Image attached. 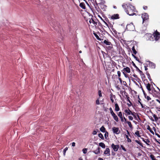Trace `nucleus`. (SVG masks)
I'll use <instances>...</instances> for the list:
<instances>
[{
	"label": "nucleus",
	"instance_id": "29",
	"mask_svg": "<svg viewBox=\"0 0 160 160\" xmlns=\"http://www.w3.org/2000/svg\"><path fill=\"white\" fill-rule=\"evenodd\" d=\"M132 51H133V53L134 54H136L137 53V51L136 50L135 48V47H134V46H133L132 48Z\"/></svg>",
	"mask_w": 160,
	"mask_h": 160
},
{
	"label": "nucleus",
	"instance_id": "23",
	"mask_svg": "<svg viewBox=\"0 0 160 160\" xmlns=\"http://www.w3.org/2000/svg\"><path fill=\"white\" fill-rule=\"evenodd\" d=\"M104 153L105 154H109V155H110V149L109 148H107L104 151Z\"/></svg>",
	"mask_w": 160,
	"mask_h": 160
},
{
	"label": "nucleus",
	"instance_id": "63",
	"mask_svg": "<svg viewBox=\"0 0 160 160\" xmlns=\"http://www.w3.org/2000/svg\"><path fill=\"white\" fill-rule=\"evenodd\" d=\"M133 76L135 78H138V76L136 75V74H134Z\"/></svg>",
	"mask_w": 160,
	"mask_h": 160
},
{
	"label": "nucleus",
	"instance_id": "31",
	"mask_svg": "<svg viewBox=\"0 0 160 160\" xmlns=\"http://www.w3.org/2000/svg\"><path fill=\"white\" fill-rule=\"evenodd\" d=\"M140 74L142 79L145 78V75L142 72Z\"/></svg>",
	"mask_w": 160,
	"mask_h": 160
},
{
	"label": "nucleus",
	"instance_id": "62",
	"mask_svg": "<svg viewBox=\"0 0 160 160\" xmlns=\"http://www.w3.org/2000/svg\"><path fill=\"white\" fill-rule=\"evenodd\" d=\"M132 65L133 66H134L135 68L137 67V66L133 62H132Z\"/></svg>",
	"mask_w": 160,
	"mask_h": 160
},
{
	"label": "nucleus",
	"instance_id": "12",
	"mask_svg": "<svg viewBox=\"0 0 160 160\" xmlns=\"http://www.w3.org/2000/svg\"><path fill=\"white\" fill-rule=\"evenodd\" d=\"M118 115L120 118L121 122H124L123 118L122 117V113L121 112H119L118 113Z\"/></svg>",
	"mask_w": 160,
	"mask_h": 160
},
{
	"label": "nucleus",
	"instance_id": "19",
	"mask_svg": "<svg viewBox=\"0 0 160 160\" xmlns=\"http://www.w3.org/2000/svg\"><path fill=\"white\" fill-rule=\"evenodd\" d=\"M80 7L82 9H86V7L85 4L84 2H81L80 4Z\"/></svg>",
	"mask_w": 160,
	"mask_h": 160
},
{
	"label": "nucleus",
	"instance_id": "22",
	"mask_svg": "<svg viewBox=\"0 0 160 160\" xmlns=\"http://www.w3.org/2000/svg\"><path fill=\"white\" fill-rule=\"evenodd\" d=\"M149 66L152 68H155V64L152 62H150L149 64Z\"/></svg>",
	"mask_w": 160,
	"mask_h": 160
},
{
	"label": "nucleus",
	"instance_id": "43",
	"mask_svg": "<svg viewBox=\"0 0 160 160\" xmlns=\"http://www.w3.org/2000/svg\"><path fill=\"white\" fill-rule=\"evenodd\" d=\"M82 151L84 154H86L87 152V148H84L82 149Z\"/></svg>",
	"mask_w": 160,
	"mask_h": 160
},
{
	"label": "nucleus",
	"instance_id": "27",
	"mask_svg": "<svg viewBox=\"0 0 160 160\" xmlns=\"http://www.w3.org/2000/svg\"><path fill=\"white\" fill-rule=\"evenodd\" d=\"M127 123L128 124V126L130 128H132V126L130 122L128 121Z\"/></svg>",
	"mask_w": 160,
	"mask_h": 160
},
{
	"label": "nucleus",
	"instance_id": "28",
	"mask_svg": "<svg viewBox=\"0 0 160 160\" xmlns=\"http://www.w3.org/2000/svg\"><path fill=\"white\" fill-rule=\"evenodd\" d=\"M124 97L126 98H129V97L128 96V93L125 91H124Z\"/></svg>",
	"mask_w": 160,
	"mask_h": 160
},
{
	"label": "nucleus",
	"instance_id": "20",
	"mask_svg": "<svg viewBox=\"0 0 160 160\" xmlns=\"http://www.w3.org/2000/svg\"><path fill=\"white\" fill-rule=\"evenodd\" d=\"M146 86V88L148 89V90L150 92L151 90V85L150 84L148 83L147 84L145 85Z\"/></svg>",
	"mask_w": 160,
	"mask_h": 160
},
{
	"label": "nucleus",
	"instance_id": "17",
	"mask_svg": "<svg viewBox=\"0 0 160 160\" xmlns=\"http://www.w3.org/2000/svg\"><path fill=\"white\" fill-rule=\"evenodd\" d=\"M113 117V119L116 122H118L119 121L117 115L114 114V115L112 116Z\"/></svg>",
	"mask_w": 160,
	"mask_h": 160
},
{
	"label": "nucleus",
	"instance_id": "18",
	"mask_svg": "<svg viewBox=\"0 0 160 160\" xmlns=\"http://www.w3.org/2000/svg\"><path fill=\"white\" fill-rule=\"evenodd\" d=\"M100 148L99 147H98L97 149L96 150L93 151V152L96 154H98L100 153Z\"/></svg>",
	"mask_w": 160,
	"mask_h": 160
},
{
	"label": "nucleus",
	"instance_id": "9",
	"mask_svg": "<svg viewBox=\"0 0 160 160\" xmlns=\"http://www.w3.org/2000/svg\"><path fill=\"white\" fill-rule=\"evenodd\" d=\"M130 69L128 67H126L123 68L121 71L126 73H129L130 72Z\"/></svg>",
	"mask_w": 160,
	"mask_h": 160
},
{
	"label": "nucleus",
	"instance_id": "10",
	"mask_svg": "<svg viewBox=\"0 0 160 160\" xmlns=\"http://www.w3.org/2000/svg\"><path fill=\"white\" fill-rule=\"evenodd\" d=\"M111 19L112 20L119 18V15L118 14H114L111 16Z\"/></svg>",
	"mask_w": 160,
	"mask_h": 160
},
{
	"label": "nucleus",
	"instance_id": "14",
	"mask_svg": "<svg viewBox=\"0 0 160 160\" xmlns=\"http://www.w3.org/2000/svg\"><path fill=\"white\" fill-rule=\"evenodd\" d=\"M152 116L153 118H154V119L152 118L151 120L152 121H157L158 120V117L157 116L154 114H152Z\"/></svg>",
	"mask_w": 160,
	"mask_h": 160
},
{
	"label": "nucleus",
	"instance_id": "11",
	"mask_svg": "<svg viewBox=\"0 0 160 160\" xmlns=\"http://www.w3.org/2000/svg\"><path fill=\"white\" fill-rule=\"evenodd\" d=\"M124 112L125 113H127L128 115L131 114L132 115H133V112H132L129 108L128 109H125L124 110Z\"/></svg>",
	"mask_w": 160,
	"mask_h": 160
},
{
	"label": "nucleus",
	"instance_id": "53",
	"mask_svg": "<svg viewBox=\"0 0 160 160\" xmlns=\"http://www.w3.org/2000/svg\"><path fill=\"white\" fill-rule=\"evenodd\" d=\"M123 121L125 123H127L128 121H127V119H126L125 117H123Z\"/></svg>",
	"mask_w": 160,
	"mask_h": 160
},
{
	"label": "nucleus",
	"instance_id": "3",
	"mask_svg": "<svg viewBox=\"0 0 160 160\" xmlns=\"http://www.w3.org/2000/svg\"><path fill=\"white\" fill-rule=\"evenodd\" d=\"M126 29L128 31H133L135 30V28L133 24L131 23L127 25Z\"/></svg>",
	"mask_w": 160,
	"mask_h": 160
},
{
	"label": "nucleus",
	"instance_id": "32",
	"mask_svg": "<svg viewBox=\"0 0 160 160\" xmlns=\"http://www.w3.org/2000/svg\"><path fill=\"white\" fill-rule=\"evenodd\" d=\"M146 74L148 76V79L150 81H151L152 79L151 78L149 74V73L148 72H146Z\"/></svg>",
	"mask_w": 160,
	"mask_h": 160
},
{
	"label": "nucleus",
	"instance_id": "55",
	"mask_svg": "<svg viewBox=\"0 0 160 160\" xmlns=\"http://www.w3.org/2000/svg\"><path fill=\"white\" fill-rule=\"evenodd\" d=\"M110 113L111 114L112 116L114 115L115 113L113 112V111H112L111 112H110Z\"/></svg>",
	"mask_w": 160,
	"mask_h": 160
},
{
	"label": "nucleus",
	"instance_id": "46",
	"mask_svg": "<svg viewBox=\"0 0 160 160\" xmlns=\"http://www.w3.org/2000/svg\"><path fill=\"white\" fill-rule=\"evenodd\" d=\"M143 82L146 85L148 83V81L147 79H145L143 81Z\"/></svg>",
	"mask_w": 160,
	"mask_h": 160
},
{
	"label": "nucleus",
	"instance_id": "56",
	"mask_svg": "<svg viewBox=\"0 0 160 160\" xmlns=\"http://www.w3.org/2000/svg\"><path fill=\"white\" fill-rule=\"evenodd\" d=\"M136 80L138 82H139L141 81L140 79L138 78H138H136Z\"/></svg>",
	"mask_w": 160,
	"mask_h": 160
},
{
	"label": "nucleus",
	"instance_id": "8",
	"mask_svg": "<svg viewBox=\"0 0 160 160\" xmlns=\"http://www.w3.org/2000/svg\"><path fill=\"white\" fill-rule=\"evenodd\" d=\"M119 145H115L114 143H112L111 145V147L113 149V150L115 152L118 151V149L119 148Z\"/></svg>",
	"mask_w": 160,
	"mask_h": 160
},
{
	"label": "nucleus",
	"instance_id": "15",
	"mask_svg": "<svg viewBox=\"0 0 160 160\" xmlns=\"http://www.w3.org/2000/svg\"><path fill=\"white\" fill-rule=\"evenodd\" d=\"M89 22L90 23H92L95 26H96L97 24V22H95L94 19L92 18L89 20Z\"/></svg>",
	"mask_w": 160,
	"mask_h": 160
},
{
	"label": "nucleus",
	"instance_id": "39",
	"mask_svg": "<svg viewBox=\"0 0 160 160\" xmlns=\"http://www.w3.org/2000/svg\"><path fill=\"white\" fill-rule=\"evenodd\" d=\"M120 146L121 148H122V150L124 151V152H126L127 151L126 149L124 147V146L122 145H121Z\"/></svg>",
	"mask_w": 160,
	"mask_h": 160
},
{
	"label": "nucleus",
	"instance_id": "38",
	"mask_svg": "<svg viewBox=\"0 0 160 160\" xmlns=\"http://www.w3.org/2000/svg\"><path fill=\"white\" fill-rule=\"evenodd\" d=\"M135 134L138 137H140V135H139V132L138 131H137L135 133Z\"/></svg>",
	"mask_w": 160,
	"mask_h": 160
},
{
	"label": "nucleus",
	"instance_id": "42",
	"mask_svg": "<svg viewBox=\"0 0 160 160\" xmlns=\"http://www.w3.org/2000/svg\"><path fill=\"white\" fill-rule=\"evenodd\" d=\"M68 148L67 147L65 148V149H64L63 151V155H64V156H65L66 152L68 150Z\"/></svg>",
	"mask_w": 160,
	"mask_h": 160
},
{
	"label": "nucleus",
	"instance_id": "2",
	"mask_svg": "<svg viewBox=\"0 0 160 160\" xmlns=\"http://www.w3.org/2000/svg\"><path fill=\"white\" fill-rule=\"evenodd\" d=\"M102 43L107 45L108 46L106 47V49L108 50H111L113 48L111 42H109L108 39L105 40Z\"/></svg>",
	"mask_w": 160,
	"mask_h": 160
},
{
	"label": "nucleus",
	"instance_id": "60",
	"mask_svg": "<svg viewBox=\"0 0 160 160\" xmlns=\"http://www.w3.org/2000/svg\"><path fill=\"white\" fill-rule=\"evenodd\" d=\"M127 141L128 142H131V139L129 138H128L127 139Z\"/></svg>",
	"mask_w": 160,
	"mask_h": 160
},
{
	"label": "nucleus",
	"instance_id": "25",
	"mask_svg": "<svg viewBox=\"0 0 160 160\" xmlns=\"http://www.w3.org/2000/svg\"><path fill=\"white\" fill-rule=\"evenodd\" d=\"M99 146L100 147H101L102 148H105V145L104 144V143L103 142H100V143H99Z\"/></svg>",
	"mask_w": 160,
	"mask_h": 160
},
{
	"label": "nucleus",
	"instance_id": "44",
	"mask_svg": "<svg viewBox=\"0 0 160 160\" xmlns=\"http://www.w3.org/2000/svg\"><path fill=\"white\" fill-rule=\"evenodd\" d=\"M123 74H124V76L126 77V78H128V74H127L125 72H122Z\"/></svg>",
	"mask_w": 160,
	"mask_h": 160
},
{
	"label": "nucleus",
	"instance_id": "34",
	"mask_svg": "<svg viewBox=\"0 0 160 160\" xmlns=\"http://www.w3.org/2000/svg\"><path fill=\"white\" fill-rule=\"evenodd\" d=\"M135 142L139 144L142 147H143V146L142 143H141L140 142H139L138 140H135Z\"/></svg>",
	"mask_w": 160,
	"mask_h": 160
},
{
	"label": "nucleus",
	"instance_id": "47",
	"mask_svg": "<svg viewBox=\"0 0 160 160\" xmlns=\"http://www.w3.org/2000/svg\"><path fill=\"white\" fill-rule=\"evenodd\" d=\"M96 104L98 105H99L100 104V102L98 99L96 100Z\"/></svg>",
	"mask_w": 160,
	"mask_h": 160
},
{
	"label": "nucleus",
	"instance_id": "52",
	"mask_svg": "<svg viewBox=\"0 0 160 160\" xmlns=\"http://www.w3.org/2000/svg\"><path fill=\"white\" fill-rule=\"evenodd\" d=\"M129 119L130 120H132L133 119V117L130 116H128Z\"/></svg>",
	"mask_w": 160,
	"mask_h": 160
},
{
	"label": "nucleus",
	"instance_id": "58",
	"mask_svg": "<svg viewBox=\"0 0 160 160\" xmlns=\"http://www.w3.org/2000/svg\"><path fill=\"white\" fill-rule=\"evenodd\" d=\"M118 79L119 80L120 82L122 83V79L120 78H119Z\"/></svg>",
	"mask_w": 160,
	"mask_h": 160
},
{
	"label": "nucleus",
	"instance_id": "13",
	"mask_svg": "<svg viewBox=\"0 0 160 160\" xmlns=\"http://www.w3.org/2000/svg\"><path fill=\"white\" fill-rule=\"evenodd\" d=\"M136 113H135L134 112H133V115H132V116L136 120L138 121V119H139L140 120V119L139 116L138 115H137V116L138 117V118L137 117V116L136 115Z\"/></svg>",
	"mask_w": 160,
	"mask_h": 160
},
{
	"label": "nucleus",
	"instance_id": "6",
	"mask_svg": "<svg viewBox=\"0 0 160 160\" xmlns=\"http://www.w3.org/2000/svg\"><path fill=\"white\" fill-rule=\"evenodd\" d=\"M142 23H143L145 21H148L149 19L148 15L147 13H145L142 14Z\"/></svg>",
	"mask_w": 160,
	"mask_h": 160
},
{
	"label": "nucleus",
	"instance_id": "45",
	"mask_svg": "<svg viewBox=\"0 0 160 160\" xmlns=\"http://www.w3.org/2000/svg\"><path fill=\"white\" fill-rule=\"evenodd\" d=\"M145 98L147 99V100L148 101H149L151 99V98L149 96H147Z\"/></svg>",
	"mask_w": 160,
	"mask_h": 160
},
{
	"label": "nucleus",
	"instance_id": "24",
	"mask_svg": "<svg viewBox=\"0 0 160 160\" xmlns=\"http://www.w3.org/2000/svg\"><path fill=\"white\" fill-rule=\"evenodd\" d=\"M147 129L149 130L150 132L152 133L153 135H154V132L152 130V129L150 128V127L149 125H148V127L147 128Z\"/></svg>",
	"mask_w": 160,
	"mask_h": 160
},
{
	"label": "nucleus",
	"instance_id": "5",
	"mask_svg": "<svg viewBox=\"0 0 160 160\" xmlns=\"http://www.w3.org/2000/svg\"><path fill=\"white\" fill-rule=\"evenodd\" d=\"M153 35L155 41H157L160 38V33L157 30L153 33Z\"/></svg>",
	"mask_w": 160,
	"mask_h": 160
},
{
	"label": "nucleus",
	"instance_id": "26",
	"mask_svg": "<svg viewBox=\"0 0 160 160\" xmlns=\"http://www.w3.org/2000/svg\"><path fill=\"white\" fill-rule=\"evenodd\" d=\"M100 130L102 132H105L106 129H105V128H104V127L103 126H102L100 128Z\"/></svg>",
	"mask_w": 160,
	"mask_h": 160
},
{
	"label": "nucleus",
	"instance_id": "33",
	"mask_svg": "<svg viewBox=\"0 0 160 160\" xmlns=\"http://www.w3.org/2000/svg\"><path fill=\"white\" fill-rule=\"evenodd\" d=\"M150 157L152 159V160H157V159H156L155 156H154V155L152 154H151L150 155Z\"/></svg>",
	"mask_w": 160,
	"mask_h": 160
},
{
	"label": "nucleus",
	"instance_id": "54",
	"mask_svg": "<svg viewBox=\"0 0 160 160\" xmlns=\"http://www.w3.org/2000/svg\"><path fill=\"white\" fill-rule=\"evenodd\" d=\"M143 8L144 9L146 10L148 8V7L147 6H143Z\"/></svg>",
	"mask_w": 160,
	"mask_h": 160
},
{
	"label": "nucleus",
	"instance_id": "64",
	"mask_svg": "<svg viewBox=\"0 0 160 160\" xmlns=\"http://www.w3.org/2000/svg\"><path fill=\"white\" fill-rule=\"evenodd\" d=\"M98 160H103V159L101 158H99L98 159Z\"/></svg>",
	"mask_w": 160,
	"mask_h": 160
},
{
	"label": "nucleus",
	"instance_id": "1",
	"mask_svg": "<svg viewBox=\"0 0 160 160\" xmlns=\"http://www.w3.org/2000/svg\"><path fill=\"white\" fill-rule=\"evenodd\" d=\"M122 8L124 9L126 13L129 15L132 16L136 14L137 11L135 7L130 4L123 3L122 5Z\"/></svg>",
	"mask_w": 160,
	"mask_h": 160
},
{
	"label": "nucleus",
	"instance_id": "36",
	"mask_svg": "<svg viewBox=\"0 0 160 160\" xmlns=\"http://www.w3.org/2000/svg\"><path fill=\"white\" fill-rule=\"evenodd\" d=\"M94 35L98 40H100V38H99V37L98 36V35L97 34H96V33H94Z\"/></svg>",
	"mask_w": 160,
	"mask_h": 160
},
{
	"label": "nucleus",
	"instance_id": "50",
	"mask_svg": "<svg viewBox=\"0 0 160 160\" xmlns=\"http://www.w3.org/2000/svg\"><path fill=\"white\" fill-rule=\"evenodd\" d=\"M98 95L99 97H101L102 96V92L100 90L98 91Z\"/></svg>",
	"mask_w": 160,
	"mask_h": 160
},
{
	"label": "nucleus",
	"instance_id": "59",
	"mask_svg": "<svg viewBox=\"0 0 160 160\" xmlns=\"http://www.w3.org/2000/svg\"><path fill=\"white\" fill-rule=\"evenodd\" d=\"M97 134V132L95 131H94L92 132V134L93 135H95Z\"/></svg>",
	"mask_w": 160,
	"mask_h": 160
},
{
	"label": "nucleus",
	"instance_id": "30",
	"mask_svg": "<svg viewBox=\"0 0 160 160\" xmlns=\"http://www.w3.org/2000/svg\"><path fill=\"white\" fill-rule=\"evenodd\" d=\"M132 56L134 57V58H135L136 60L138 62L141 63V62L140 61L139 59L136 57L134 54H132Z\"/></svg>",
	"mask_w": 160,
	"mask_h": 160
},
{
	"label": "nucleus",
	"instance_id": "49",
	"mask_svg": "<svg viewBox=\"0 0 160 160\" xmlns=\"http://www.w3.org/2000/svg\"><path fill=\"white\" fill-rule=\"evenodd\" d=\"M108 132H107L106 131L105 132V133L104 134L105 138H106L107 137H108Z\"/></svg>",
	"mask_w": 160,
	"mask_h": 160
},
{
	"label": "nucleus",
	"instance_id": "40",
	"mask_svg": "<svg viewBox=\"0 0 160 160\" xmlns=\"http://www.w3.org/2000/svg\"><path fill=\"white\" fill-rule=\"evenodd\" d=\"M97 5L96 4V6L95 5H94L95 8L97 10L98 12H99V11L100 10V9L97 6Z\"/></svg>",
	"mask_w": 160,
	"mask_h": 160
},
{
	"label": "nucleus",
	"instance_id": "51",
	"mask_svg": "<svg viewBox=\"0 0 160 160\" xmlns=\"http://www.w3.org/2000/svg\"><path fill=\"white\" fill-rule=\"evenodd\" d=\"M117 74L118 75V76L119 78H120L121 76V72L120 71H118L117 72Z\"/></svg>",
	"mask_w": 160,
	"mask_h": 160
},
{
	"label": "nucleus",
	"instance_id": "35",
	"mask_svg": "<svg viewBox=\"0 0 160 160\" xmlns=\"http://www.w3.org/2000/svg\"><path fill=\"white\" fill-rule=\"evenodd\" d=\"M98 136L100 138L102 139H104V138L103 135L101 133H100L98 134Z\"/></svg>",
	"mask_w": 160,
	"mask_h": 160
},
{
	"label": "nucleus",
	"instance_id": "37",
	"mask_svg": "<svg viewBox=\"0 0 160 160\" xmlns=\"http://www.w3.org/2000/svg\"><path fill=\"white\" fill-rule=\"evenodd\" d=\"M150 142V141L148 139H145V142L148 145H149V144L148 143H149Z\"/></svg>",
	"mask_w": 160,
	"mask_h": 160
},
{
	"label": "nucleus",
	"instance_id": "7",
	"mask_svg": "<svg viewBox=\"0 0 160 160\" xmlns=\"http://www.w3.org/2000/svg\"><path fill=\"white\" fill-rule=\"evenodd\" d=\"M112 131L113 133L114 134H118L120 133V131L119 130V128L118 127H113L112 128Z\"/></svg>",
	"mask_w": 160,
	"mask_h": 160
},
{
	"label": "nucleus",
	"instance_id": "21",
	"mask_svg": "<svg viewBox=\"0 0 160 160\" xmlns=\"http://www.w3.org/2000/svg\"><path fill=\"white\" fill-rule=\"evenodd\" d=\"M113 97L115 98V95H112V93H111V94L110 95V99L112 103H113L114 101V100L113 99Z\"/></svg>",
	"mask_w": 160,
	"mask_h": 160
},
{
	"label": "nucleus",
	"instance_id": "48",
	"mask_svg": "<svg viewBox=\"0 0 160 160\" xmlns=\"http://www.w3.org/2000/svg\"><path fill=\"white\" fill-rule=\"evenodd\" d=\"M98 17L101 18V19L103 22L104 23L106 24V25H108V24L106 23V22H105L103 19L99 15H98Z\"/></svg>",
	"mask_w": 160,
	"mask_h": 160
},
{
	"label": "nucleus",
	"instance_id": "61",
	"mask_svg": "<svg viewBox=\"0 0 160 160\" xmlns=\"http://www.w3.org/2000/svg\"><path fill=\"white\" fill-rule=\"evenodd\" d=\"M75 146V143L74 142H73L72 143V146L73 147H74Z\"/></svg>",
	"mask_w": 160,
	"mask_h": 160
},
{
	"label": "nucleus",
	"instance_id": "16",
	"mask_svg": "<svg viewBox=\"0 0 160 160\" xmlns=\"http://www.w3.org/2000/svg\"><path fill=\"white\" fill-rule=\"evenodd\" d=\"M115 111L118 112L120 110V108L119 107V106L117 103H116L115 104Z\"/></svg>",
	"mask_w": 160,
	"mask_h": 160
},
{
	"label": "nucleus",
	"instance_id": "4",
	"mask_svg": "<svg viewBox=\"0 0 160 160\" xmlns=\"http://www.w3.org/2000/svg\"><path fill=\"white\" fill-rule=\"evenodd\" d=\"M94 2L96 3V4L98 5V4H100L101 5L100 6L101 8L102 9V7L104 8V7H106V6L103 5L104 1L102 0H93Z\"/></svg>",
	"mask_w": 160,
	"mask_h": 160
},
{
	"label": "nucleus",
	"instance_id": "57",
	"mask_svg": "<svg viewBox=\"0 0 160 160\" xmlns=\"http://www.w3.org/2000/svg\"><path fill=\"white\" fill-rule=\"evenodd\" d=\"M155 134L157 135L158 138H160V135L158 134V133L155 132Z\"/></svg>",
	"mask_w": 160,
	"mask_h": 160
},
{
	"label": "nucleus",
	"instance_id": "41",
	"mask_svg": "<svg viewBox=\"0 0 160 160\" xmlns=\"http://www.w3.org/2000/svg\"><path fill=\"white\" fill-rule=\"evenodd\" d=\"M86 2L87 4L89 7L91 9V10L94 13V9L92 7V6H90L89 5V4L86 1Z\"/></svg>",
	"mask_w": 160,
	"mask_h": 160
}]
</instances>
